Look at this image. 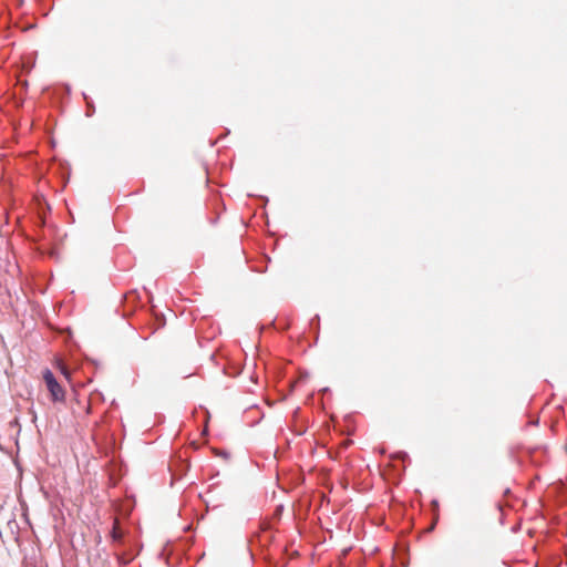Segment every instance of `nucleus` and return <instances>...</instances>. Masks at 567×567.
I'll return each mask as SVG.
<instances>
[{"instance_id":"obj_4","label":"nucleus","mask_w":567,"mask_h":567,"mask_svg":"<svg viewBox=\"0 0 567 567\" xmlns=\"http://www.w3.org/2000/svg\"><path fill=\"white\" fill-rule=\"evenodd\" d=\"M432 505H433L434 508H437L439 507V502L437 501H433Z\"/></svg>"},{"instance_id":"obj_3","label":"nucleus","mask_w":567,"mask_h":567,"mask_svg":"<svg viewBox=\"0 0 567 567\" xmlns=\"http://www.w3.org/2000/svg\"><path fill=\"white\" fill-rule=\"evenodd\" d=\"M58 368L60 372L69 380L71 377L69 369L62 362H58Z\"/></svg>"},{"instance_id":"obj_1","label":"nucleus","mask_w":567,"mask_h":567,"mask_svg":"<svg viewBox=\"0 0 567 567\" xmlns=\"http://www.w3.org/2000/svg\"><path fill=\"white\" fill-rule=\"evenodd\" d=\"M43 380L51 394V399L54 402H63L65 400V392L49 369L43 372Z\"/></svg>"},{"instance_id":"obj_2","label":"nucleus","mask_w":567,"mask_h":567,"mask_svg":"<svg viewBox=\"0 0 567 567\" xmlns=\"http://www.w3.org/2000/svg\"><path fill=\"white\" fill-rule=\"evenodd\" d=\"M112 537H113L114 540H120L123 537V533L118 528L117 519L114 520V525H113V529H112Z\"/></svg>"}]
</instances>
